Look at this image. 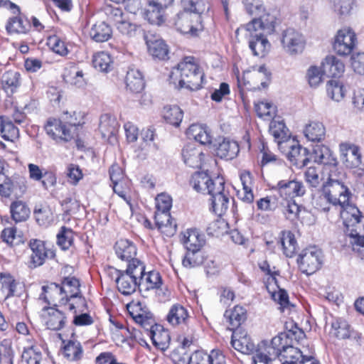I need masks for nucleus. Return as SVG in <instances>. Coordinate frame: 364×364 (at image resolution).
Listing matches in <instances>:
<instances>
[{
	"mask_svg": "<svg viewBox=\"0 0 364 364\" xmlns=\"http://www.w3.org/2000/svg\"><path fill=\"white\" fill-rule=\"evenodd\" d=\"M203 77V73L192 56L184 58L170 74L172 83H178L180 88L186 87L191 90H197L201 87Z\"/></svg>",
	"mask_w": 364,
	"mask_h": 364,
	"instance_id": "1",
	"label": "nucleus"
},
{
	"mask_svg": "<svg viewBox=\"0 0 364 364\" xmlns=\"http://www.w3.org/2000/svg\"><path fill=\"white\" fill-rule=\"evenodd\" d=\"M340 215L346 228V235L353 246L364 247V217L350 200L340 206Z\"/></svg>",
	"mask_w": 364,
	"mask_h": 364,
	"instance_id": "2",
	"label": "nucleus"
},
{
	"mask_svg": "<svg viewBox=\"0 0 364 364\" xmlns=\"http://www.w3.org/2000/svg\"><path fill=\"white\" fill-rule=\"evenodd\" d=\"M351 193L344 183H323L316 205L324 212L330 210L329 205L341 206L350 200Z\"/></svg>",
	"mask_w": 364,
	"mask_h": 364,
	"instance_id": "3",
	"label": "nucleus"
},
{
	"mask_svg": "<svg viewBox=\"0 0 364 364\" xmlns=\"http://www.w3.org/2000/svg\"><path fill=\"white\" fill-rule=\"evenodd\" d=\"M145 266L140 260H132L125 271L116 270V284L118 291L123 295H130L139 288V277Z\"/></svg>",
	"mask_w": 364,
	"mask_h": 364,
	"instance_id": "4",
	"label": "nucleus"
},
{
	"mask_svg": "<svg viewBox=\"0 0 364 364\" xmlns=\"http://www.w3.org/2000/svg\"><path fill=\"white\" fill-rule=\"evenodd\" d=\"M282 336H276L268 343L262 341L253 355L254 364H272V361L282 355Z\"/></svg>",
	"mask_w": 364,
	"mask_h": 364,
	"instance_id": "5",
	"label": "nucleus"
},
{
	"mask_svg": "<svg viewBox=\"0 0 364 364\" xmlns=\"http://www.w3.org/2000/svg\"><path fill=\"white\" fill-rule=\"evenodd\" d=\"M42 291L40 299H43L46 303L53 304L54 306L59 305L63 306L64 310L74 311V313H76L75 309L78 306H76L73 301L68 303L60 284L50 283L43 286Z\"/></svg>",
	"mask_w": 364,
	"mask_h": 364,
	"instance_id": "6",
	"label": "nucleus"
},
{
	"mask_svg": "<svg viewBox=\"0 0 364 364\" xmlns=\"http://www.w3.org/2000/svg\"><path fill=\"white\" fill-rule=\"evenodd\" d=\"M257 18H254L250 23L237 30H245V31H254L260 33L263 35H271L275 31L277 18L274 15L267 12L264 10L262 13L257 14Z\"/></svg>",
	"mask_w": 364,
	"mask_h": 364,
	"instance_id": "7",
	"label": "nucleus"
},
{
	"mask_svg": "<svg viewBox=\"0 0 364 364\" xmlns=\"http://www.w3.org/2000/svg\"><path fill=\"white\" fill-rule=\"evenodd\" d=\"M216 186L210 191L211 208L218 215L225 214L228 209L231 196L229 191L225 188V182L223 178H216Z\"/></svg>",
	"mask_w": 364,
	"mask_h": 364,
	"instance_id": "8",
	"label": "nucleus"
},
{
	"mask_svg": "<svg viewBox=\"0 0 364 364\" xmlns=\"http://www.w3.org/2000/svg\"><path fill=\"white\" fill-rule=\"evenodd\" d=\"M322 252L315 246L304 250L299 255L297 262L303 273L311 274L316 272L322 263Z\"/></svg>",
	"mask_w": 364,
	"mask_h": 364,
	"instance_id": "9",
	"label": "nucleus"
},
{
	"mask_svg": "<svg viewBox=\"0 0 364 364\" xmlns=\"http://www.w3.org/2000/svg\"><path fill=\"white\" fill-rule=\"evenodd\" d=\"M281 43L284 52L293 56L304 51L306 41L302 33L293 28H287L282 33Z\"/></svg>",
	"mask_w": 364,
	"mask_h": 364,
	"instance_id": "10",
	"label": "nucleus"
},
{
	"mask_svg": "<svg viewBox=\"0 0 364 364\" xmlns=\"http://www.w3.org/2000/svg\"><path fill=\"white\" fill-rule=\"evenodd\" d=\"M174 26L179 32L191 35H197L203 28L200 16L184 10L176 16Z\"/></svg>",
	"mask_w": 364,
	"mask_h": 364,
	"instance_id": "11",
	"label": "nucleus"
},
{
	"mask_svg": "<svg viewBox=\"0 0 364 364\" xmlns=\"http://www.w3.org/2000/svg\"><path fill=\"white\" fill-rule=\"evenodd\" d=\"M356 35L350 28L338 30L334 37L333 48L341 56L350 55L355 47Z\"/></svg>",
	"mask_w": 364,
	"mask_h": 364,
	"instance_id": "12",
	"label": "nucleus"
},
{
	"mask_svg": "<svg viewBox=\"0 0 364 364\" xmlns=\"http://www.w3.org/2000/svg\"><path fill=\"white\" fill-rule=\"evenodd\" d=\"M45 130L47 134L57 142H66L74 137V132L68 128L60 119L50 118L48 119Z\"/></svg>",
	"mask_w": 364,
	"mask_h": 364,
	"instance_id": "13",
	"label": "nucleus"
},
{
	"mask_svg": "<svg viewBox=\"0 0 364 364\" xmlns=\"http://www.w3.org/2000/svg\"><path fill=\"white\" fill-rule=\"evenodd\" d=\"M340 158L347 168H358L362 163V154L360 148L352 143L344 142L339 145Z\"/></svg>",
	"mask_w": 364,
	"mask_h": 364,
	"instance_id": "14",
	"label": "nucleus"
},
{
	"mask_svg": "<svg viewBox=\"0 0 364 364\" xmlns=\"http://www.w3.org/2000/svg\"><path fill=\"white\" fill-rule=\"evenodd\" d=\"M31 250L29 265L36 268L44 264L46 259L53 258L55 256L53 251L46 247L44 242L39 240H31L29 242Z\"/></svg>",
	"mask_w": 364,
	"mask_h": 364,
	"instance_id": "15",
	"label": "nucleus"
},
{
	"mask_svg": "<svg viewBox=\"0 0 364 364\" xmlns=\"http://www.w3.org/2000/svg\"><path fill=\"white\" fill-rule=\"evenodd\" d=\"M41 317L47 328L53 331L62 329L67 323V316L64 310L55 307H44Z\"/></svg>",
	"mask_w": 364,
	"mask_h": 364,
	"instance_id": "16",
	"label": "nucleus"
},
{
	"mask_svg": "<svg viewBox=\"0 0 364 364\" xmlns=\"http://www.w3.org/2000/svg\"><path fill=\"white\" fill-rule=\"evenodd\" d=\"M284 147L289 149L287 153V158L293 165L302 168L309 161V150L301 146L297 141L288 139L286 141Z\"/></svg>",
	"mask_w": 364,
	"mask_h": 364,
	"instance_id": "17",
	"label": "nucleus"
},
{
	"mask_svg": "<svg viewBox=\"0 0 364 364\" xmlns=\"http://www.w3.org/2000/svg\"><path fill=\"white\" fill-rule=\"evenodd\" d=\"M127 310L136 323L144 328L154 323L152 314L144 303L132 301L127 305Z\"/></svg>",
	"mask_w": 364,
	"mask_h": 364,
	"instance_id": "18",
	"label": "nucleus"
},
{
	"mask_svg": "<svg viewBox=\"0 0 364 364\" xmlns=\"http://www.w3.org/2000/svg\"><path fill=\"white\" fill-rule=\"evenodd\" d=\"M249 37V47L255 56L264 57L270 50L271 44L267 38L268 35L254 31H246Z\"/></svg>",
	"mask_w": 364,
	"mask_h": 364,
	"instance_id": "19",
	"label": "nucleus"
},
{
	"mask_svg": "<svg viewBox=\"0 0 364 364\" xmlns=\"http://www.w3.org/2000/svg\"><path fill=\"white\" fill-rule=\"evenodd\" d=\"M144 39L150 55L159 60L168 58V48L162 38L153 34H146Z\"/></svg>",
	"mask_w": 364,
	"mask_h": 364,
	"instance_id": "20",
	"label": "nucleus"
},
{
	"mask_svg": "<svg viewBox=\"0 0 364 364\" xmlns=\"http://www.w3.org/2000/svg\"><path fill=\"white\" fill-rule=\"evenodd\" d=\"M231 345L236 350L244 354L255 353V345L244 330L236 329L233 331Z\"/></svg>",
	"mask_w": 364,
	"mask_h": 364,
	"instance_id": "21",
	"label": "nucleus"
},
{
	"mask_svg": "<svg viewBox=\"0 0 364 364\" xmlns=\"http://www.w3.org/2000/svg\"><path fill=\"white\" fill-rule=\"evenodd\" d=\"M65 296L68 301L71 303L74 299L77 298V301L75 302L76 306L82 304L85 299L80 296V282L75 277H65L60 284Z\"/></svg>",
	"mask_w": 364,
	"mask_h": 364,
	"instance_id": "22",
	"label": "nucleus"
},
{
	"mask_svg": "<svg viewBox=\"0 0 364 364\" xmlns=\"http://www.w3.org/2000/svg\"><path fill=\"white\" fill-rule=\"evenodd\" d=\"M277 187L280 196L285 198L301 196L306 192L303 183L295 180L281 181L277 183Z\"/></svg>",
	"mask_w": 364,
	"mask_h": 364,
	"instance_id": "23",
	"label": "nucleus"
},
{
	"mask_svg": "<svg viewBox=\"0 0 364 364\" xmlns=\"http://www.w3.org/2000/svg\"><path fill=\"white\" fill-rule=\"evenodd\" d=\"M323 73L328 77H339L345 71L343 61L333 55H327L321 62Z\"/></svg>",
	"mask_w": 364,
	"mask_h": 364,
	"instance_id": "24",
	"label": "nucleus"
},
{
	"mask_svg": "<svg viewBox=\"0 0 364 364\" xmlns=\"http://www.w3.org/2000/svg\"><path fill=\"white\" fill-rule=\"evenodd\" d=\"M167 321L173 326L188 325L191 319L188 309L180 304H173L169 309Z\"/></svg>",
	"mask_w": 364,
	"mask_h": 364,
	"instance_id": "25",
	"label": "nucleus"
},
{
	"mask_svg": "<svg viewBox=\"0 0 364 364\" xmlns=\"http://www.w3.org/2000/svg\"><path fill=\"white\" fill-rule=\"evenodd\" d=\"M215 183L216 178L213 180L206 172H196L191 181V184L196 191L208 194L215 188Z\"/></svg>",
	"mask_w": 364,
	"mask_h": 364,
	"instance_id": "26",
	"label": "nucleus"
},
{
	"mask_svg": "<svg viewBox=\"0 0 364 364\" xmlns=\"http://www.w3.org/2000/svg\"><path fill=\"white\" fill-rule=\"evenodd\" d=\"M149 327L150 330L147 333L151 338L153 344L162 350L167 349L171 340L168 331L165 330L161 326L154 323Z\"/></svg>",
	"mask_w": 364,
	"mask_h": 364,
	"instance_id": "27",
	"label": "nucleus"
},
{
	"mask_svg": "<svg viewBox=\"0 0 364 364\" xmlns=\"http://www.w3.org/2000/svg\"><path fill=\"white\" fill-rule=\"evenodd\" d=\"M161 284V275L155 271L146 273L144 269L139 277V289L142 293L159 289Z\"/></svg>",
	"mask_w": 364,
	"mask_h": 364,
	"instance_id": "28",
	"label": "nucleus"
},
{
	"mask_svg": "<svg viewBox=\"0 0 364 364\" xmlns=\"http://www.w3.org/2000/svg\"><path fill=\"white\" fill-rule=\"evenodd\" d=\"M243 75L245 80H247L249 83L250 82L255 85L259 83L262 87L267 86L270 77V73L264 65L252 67L251 70L244 71Z\"/></svg>",
	"mask_w": 364,
	"mask_h": 364,
	"instance_id": "29",
	"label": "nucleus"
},
{
	"mask_svg": "<svg viewBox=\"0 0 364 364\" xmlns=\"http://www.w3.org/2000/svg\"><path fill=\"white\" fill-rule=\"evenodd\" d=\"M182 156L184 163L194 168H200L204 159L203 151L193 144H188L183 148Z\"/></svg>",
	"mask_w": 364,
	"mask_h": 364,
	"instance_id": "30",
	"label": "nucleus"
},
{
	"mask_svg": "<svg viewBox=\"0 0 364 364\" xmlns=\"http://www.w3.org/2000/svg\"><path fill=\"white\" fill-rule=\"evenodd\" d=\"M114 248L117 257L122 260L127 262L128 264L132 260H139L135 258L136 247L132 242L121 239L116 242Z\"/></svg>",
	"mask_w": 364,
	"mask_h": 364,
	"instance_id": "31",
	"label": "nucleus"
},
{
	"mask_svg": "<svg viewBox=\"0 0 364 364\" xmlns=\"http://www.w3.org/2000/svg\"><path fill=\"white\" fill-rule=\"evenodd\" d=\"M186 134L189 139H193L201 144H210L212 142V135L208 128L202 124H193L187 129Z\"/></svg>",
	"mask_w": 364,
	"mask_h": 364,
	"instance_id": "32",
	"label": "nucleus"
},
{
	"mask_svg": "<svg viewBox=\"0 0 364 364\" xmlns=\"http://www.w3.org/2000/svg\"><path fill=\"white\" fill-rule=\"evenodd\" d=\"M304 134L311 141H321L326 136V128L322 122L311 121L304 127Z\"/></svg>",
	"mask_w": 364,
	"mask_h": 364,
	"instance_id": "33",
	"label": "nucleus"
},
{
	"mask_svg": "<svg viewBox=\"0 0 364 364\" xmlns=\"http://www.w3.org/2000/svg\"><path fill=\"white\" fill-rule=\"evenodd\" d=\"M127 88L132 92L139 93L144 88L145 83L140 70L129 68L125 77Z\"/></svg>",
	"mask_w": 364,
	"mask_h": 364,
	"instance_id": "34",
	"label": "nucleus"
},
{
	"mask_svg": "<svg viewBox=\"0 0 364 364\" xmlns=\"http://www.w3.org/2000/svg\"><path fill=\"white\" fill-rule=\"evenodd\" d=\"M155 222L157 228L166 235H173L176 232V225L173 221L170 212H156Z\"/></svg>",
	"mask_w": 364,
	"mask_h": 364,
	"instance_id": "35",
	"label": "nucleus"
},
{
	"mask_svg": "<svg viewBox=\"0 0 364 364\" xmlns=\"http://www.w3.org/2000/svg\"><path fill=\"white\" fill-rule=\"evenodd\" d=\"M112 35L111 27L103 21L94 24L90 31V38L98 43L107 41Z\"/></svg>",
	"mask_w": 364,
	"mask_h": 364,
	"instance_id": "36",
	"label": "nucleus"
},
{
	"mask_svg": "<svg viewBox=\"0 0 364 364\" xmlns=\"http://www.w3.org/2000/svg\"><path fill=\"white\" fill-rule=\"evenodd\" d=\"M181 241L188 251H199L204 243L203 238L196 230L185 232Z\"/></svg>",
	"mask_w": 364,
	"mask_h": 364,
	"instance_id": "37",
	"label": "nucleus"
},
{
	"mask_svg": "<svg viewBox=\"0 0 364 364\" xmlns=\"http://www.w3.org/2000/svg\"><path fill=\"white\" fill-rule=\"evenodd\" d=\"M118 127V123L115 118L109 114L102 115L100 117L99 129L104 139H110L114 137Z\"/></svg>",
	"mask_w": 364,
	"mask_h": 364,
	"instance_id": "38",
	"label": "nucleus"
},
{
	"mask_svg": "<svg viewBox=\"0 0 364 364\" xmlns=\"http://www.w3.org/2000/svg\"><path fill=\"white\" fill-rule=\"evenodd\" d=\"M239 151V145L236 141L225 139L217 149V155L222 159L231 160L237 156Z\"/></svg>",
	"mask_w": 364,
	"mask_h": 364,
	"instance_id": "39",
	"label": "nucleus"
},
{
	"mask_svg": "<svg viewBox=\"0 0 364 364\" xmlns=\"http://www.w3.org/2000/svg\"><path fill=\"white\" fill-rule=\"evenodd\" d=\"M279 243L282 245L284 254L288 257H293L297 250V242L294 235L290 231H282L279 235Z\"/></svg>",
	"mask_w": 364,
	"mask_h": 364,
	"instance_id": "40",
	"label": "nucleus"
},
{
	"mask_svg": "<svg viewBox=\"0 0 364 364\" xmlns=\"http://www.w3.org/2000/svg\"><path fill=\"white\" fill-rule=\"evenodd\" d=\"M10 213L11 218L16 223H21L26 221L29 218L31 210L25 202L15 200L11 203Z\"/></svg>",
	"mask_w": 364,
	"mask_h": 364,
	"instance_id": "41",
	"label": "nucleus"
},
{
	"mask_svg": "<svg viewBox=\"0 0 364 364\" xmlns=\"http://www.w3.org/2000/svg\"><path fill=\"white\" fill-rule=\"evenodd\" d=\"M314 160L316 163L322 164L326 166L336 163L337 159L328 146L318 145L314 150Z\"/></svg>",
	"mask_w": 364,
	"mask_h": 364,
	"instance_id": "42",
	"label": "nucleus"
},
{
	"mask_svg": "<svg viewBox=\"0 0 364 364\" xmlns=\"http://www.w3.org/2000/svg\"><path fill=\"white\" fill-rule=\"evenodd\" d=\"M1 82L2 89L8 94H12L20 86V74L9 70L3 74Z\"/></svg>",
	"mask_w": 364,
	"mask_h": 364,
	"instance_id": "43",
	"label": "nucleus"
},
{
	"mask_svg": "<svg viewBox=\"0 0 364 364\" xmlns=\"http://www.w3.org/2000/svg\"><path fill=\"white\" fill-rule=\"evenodd\" d=\"M183 10L200 16L208 11L210 6L205 0H182Z\"/></svg>",
	"mask_w": 364,
	"mask_h": 364,
	"instance_id": "44",
	"label": "nucleus"
},
{
	"mask_svg": "<svg viewBox=\"0 0 364 364\" xmlns=\"http://www.w3.org/2000/svg\"><path fill=\"white\" fill-rule=\"evenodd\" d=\"M269 132L274 136L279 146H284L287 137V130L282 121L272 120L269 124Z\"/></svg>",
	"mask_w": 364,
	"mask_h": 364,
	"instance_id": "45",
	"label": "nucleus"
},
{
	"mask_svg": "<svg viewBox=\"0 0 364 364\" xmlns=\"http://www.w3.org/2000/svg\"><path fill=\"white\" fill-rule=\"evenodd\" d=\"M323 173L327 176L326 181L324 183H343V178L345 176L341 168L338 166V161L333 164H328L323 168Z\"/></svg>",
	"mask_w": 364,
	"mask_h": 364,
	"instance_id": "46",
	"label": "nucleus"
},
{
	"mask_svg": "<svg viewBox=\"0 0 364 364\" xmlns=\"http://www.w3.org/2000/svg\"><path fill=\"white\" fill-rule=\"evenodd\" d=\"M112 57L106 52L97 53L92 58L93 66L101 72H109L112 68Z\"/></svg>",
	"mask_w": 364,
	"mask_h": 364,
	"instance_id": "47",
	"label": "nucleus"
},
{
	"mask_svg": "<svg viewBox=\"0 0 364 364\" xmlns=\"http://www.w3.org/2000/svg\"><path fill=\"white\" fill-rule=\"evenodd\" d=\"M29 24L27 20L23 19L21 16H18L9 19L6 28L9 33H26Z\"/></svg>",
	"mask_w": 364,
	"mask_h": 364,
	"instance_id": "48",
	"label": "nucleus"
},
{
	"mask_svg": "<svg viewBox=\"0 0 364 364\" xmlns=\"http://www.w3.org/2000/svg\"><path fill=\"white\" fill-rule=\"evenodd\" d=\"M225 317L228 319L232 328H237L246 319V311L242 306H236L232 310L226 311Z\"/></svg>",
	"mask_w": 364,
	"mask_h": 364,
	"instance_id": "49",
	"label": "nucleus"
},
{
	"mask_svg": "<svg viewBox=\"0 0 364 364\" xmlns=\"http://www.w3.org/2000/svg\"><path fill=\"white\" fill-rule=\"evenodd\" d=\"M0 133L5 140L14 141L18 137V129L9 120H4L0 117Z\"/></svg>",
	"mask_w": 364,
	"mask_h": 364,
	"instance_id": "50",
	"label": "nucleus"
},
{
	"mask_svg": "<svg viewBox=\"0 0 364 364\" xmlns=\"http://www.w3.org/2000/svg\"><path fill=\"white\" fill-rule=\"evenodd\" d=\"M82 347L80 342L70 341L65 346L63 353L69 360H79L82 356Z\"/></svg>",
	"mask_w": 364,
	"mask_h": 364,
	"instance_id": "51",
	"label": "nucleus"
},
{
	"mask_svg": "<svg viewBox=\"0 0 364 364\" xmlns=\"http://www.w3.org/2000/svg\"><path fill=\"white\" fill-rule=\"evenodd\" d=\"M183 111L176 105L166 107L164 109V118L169 124L178 127L183 119Z\"/></svg>",
	"mask_w": 364,
	"mask_h": 364,
	"instance_id": "52",
	"label": "nucleus"
},
{
	"mask_svg": "<svg viewBox=\"0 0 364 364\" xmlns=\"http://www.w3.org/2000/svg\"><path fill=\"white\" fill-rule=\"evenodd\" d=\"M304 355V351L292 346L287 345L286 343H284L282 342L281 357L289 359L290 360L289 362H293L299 364V361L302 360Z\"/></svg>",
	"mask_w": 364,
	"mask_h": 364,
	"instance_id": "53",
	"label": "nucleus"
},
{
	"mask_svg": "<svg viewBox=\"0 0 364 364\" xmlns=\"http://www.w3.org/2000/svg\"><path fill=\"white\" fill-rule=\"evenodd\" d=\"M63 77L67 82L77 87H82L86 84L82 71L77 70L75 67L65 70Z\"/></svg>",
	"mask_w": 364,
	"mask_h": 364,
	"instance_id": "54",
	"label": "nucleus"
},
{
	"mask_svg": "<svg viewBox=\"0 0 364 364\" xmlns=\"http://www.w3.org/2000/svg\"><path fill=\"white\" fill-rule=\"evenodd\" d=\"M330 333L339 339L347 338L350 336L349 325L344 320L336 319L331 323Z\"/></svg>",
	"mask_w": 364,
	"mask_h": 364,
	"instance_id": "55",
	"label": "nucleus"
},
{
	"mask_svg": "<svg viewBox=\"0 0 364 364\" xmlns=\"http://www.w3.org/2000/svg\"><path fill=\"white\" fill-rule=\"evenodd\" d=\"M64 124H66L68 128H70L75 133L77 127L82 126L84 122V113L81 112H66L63 115Z\"/></svg>",
	"mask_w": 364,
	"mask_h": 364,
	"instance_id": "56",
	"label": "nucleus"
},
{
	"mask_svg": "<svg viewBox=\"0 0 364 364\" xmlns=\"http://www.w3.org/2000/svg\"><path fill=\"white\" fill-rule=\"evenodd\" d=\"M328 97L333 100L339 102L345 96V90L341 82L337 80H330L326 87Z\"/></svg>",
	"mask_w": 364,
	"mask_h": 364,
	"instance_id": "57",
	"label": "nucleus"
},
{
	"mask_svg": "<svg viewBox=\"0 0 364 364\" xmlns=\"http://www.w3.org/2000/svg\"><path fill=\"white\" fill-rule=\"evenodd\" d=\"M73 241V232L71 229L62 227L57 235V244L63 250H68Z\"/></svg>",
	"mask_w": 364,
	"mask_h": 364,
	"instance_id": "58",
	"label": "nucleus"
},
{
	"mask_svg": "<svg viewBox=\"0 0 364 364\" xmlns=\"http://www.w3.org/2000/svg\"><path fill=\"white\" fill-rule=\"evenodd\" d=\"M149 9L144 12V18L151 24L160 26L164 21V12L165 9H159L155 6H149Z\"/></svg>",
	"mask_w": 364,
	"mask_h": 364,
	"instance_id": "59",
	"label": "nucleus"
},
{
	"mask_svg": "<svg viewBox=\"0 0 364 364\" xmlns=\"http://www.w3.org/2000/svg\"><path fill=\"white\" fill-rule=\"evenodd\" d=\"M282 213L287 220L294 222L299 218L302 210L294 201L287 200L283 205Z\"/></svg>",
	"mask_w": 364,
	"mask_h": 364,
	"instance_id": "60",
	"label": "nucleus"
},
{
	"mask_svg": "<svg viewBox=\"0 0 364 364\" xmlns=\"http://www.w3.org/2000/svg\"><path fill=\"white\" fill-rule=\"evenodd\" d=\"M323 70L316 65L310 66L306 74L309 85L311 87H317L322 82Z\"/></svg>",
	"mask_w": 364,
	"mask_h": 364,
	"instance_id": "61",
	"label": "nucleus"
},
{
	"mask_svg": "<svg viewBox=\"0 0 364 364\" xmlns=\"http://www.w3.org/2000/svg\"><path fill=\"white\" fill-rule=\"evenodd\" d=\"M117 31L124 36H126L127 38H132L134 37L138 31H139V26L132 23L129 21L122 20L121 22H119L117 26Z\"/></svg>",
	"mask_w": 364,
	"mask_h": 364,
	"instance_id": "62",
	"label": "nucleus"
},
{
	"mask_svg": "<svg viewBox=\"0 0 364 364\" xmlns=\"http://www.w3.org/2000/svg\"><path fill=\"white\" fill-rule=\"evenodd\" d=\"M228 224L223 219H218L211 222L207 228L208 235L219 237L227 232Z\"/></svg>",
	"mask_w": 364,
	"mask_h": 364,
	"instance_id": "63",
	"label": "nucleus"
},
{
	"mask_svg": "<svg viewBox=\"0 0 364 364\" xmlns=\"http://www.w3.org/2000/svg\"><path fill=\"white\" fill-rule=\"evenodd\" d=\"M203 263V256L199 251H188L182 264L186 268H193Z\"/></svg>",
	"mask_w": 364,
	"mask_h": 364,
	"instance_id": "64",
	"label": "nucleus"
}]
</instances>
